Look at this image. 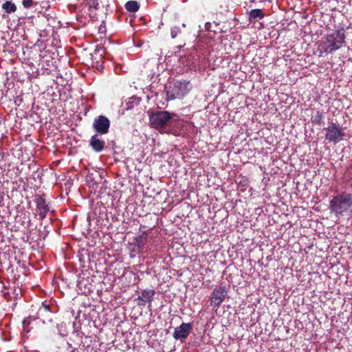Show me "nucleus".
Listing matches in <instances>:
<instances>
[{
  "mask_svg": "<svg viewBox=\"0 0 352 352\" xmlns=\"http://www.w3.org/2000/svg\"><path fill=\"white\" fill-rule=\"evenodd\" d=\"M181 33V28L179 26H173L170 30V36L172 38H175L177 34Z\"/></svg>",
  "mask_w": 352,
  "mask_h": 352,
  "instance_id": "a211bd4d",
  "label": "nucleus"
},
{
  "mask_svg": "<svg viewBox=\"0 0 352 352\" xmlns=\"http://www.w3.org/2000/svg\"><path fill=\"white\" fill-rule=\"evenodd\" d=\"M146 241V236L144 235H140L135 238V244L139 248H142Z\"/></svg>",
  "mask_w": 352,
  "mask_h": 352,
  "instance_id": "dca6fc26",
  "label": "nucleus"
},
{
  "mask_svg": "<svg viewBox=\"0 0 352 352\" xmlns=\"http://www.w3.org/2000/svg\"><path fill=\"white\" fill-rule=\"evenodd\" d=\"M3 8L5 11L8 13L14 12L16 10V7L14 3L11 1H7L3 5Z\"/></svg>",
  "mask_w": 352,
  "mask_h": 352,
  "instance_id": "2eb2a0df",
  "label": "nucleus"
},
{
  "mask_svg": "<svg viewBox=\"0 0 352 352\" xmlns=\"http://www.w3.org/2000/svg\"><path fill=\"white\" fill-rule=\"evenodd\" d=\"M37 318L41 320L43 322H52V311L45 309H38L37 311Z\"/></svg>",
  "mask_w": 352,
  "mask_h": 352,
  "instance_id": "ddd939ff",
  "label": "nucleus"
},
{
  "mask_svg": "<svg viewBox=\"0 0 352 352\" xmlns=\"http://www.w3.org/2000/svg\"><path fill=\"white\" fill-rule=\"evenodd\" d=\"M178 120L179 116L176 113H170L167 111L153 112L149 116V122L151 127L158 131L165 129Z\"/></svg>",
  "mask_w": 352,
  "mask_h": 352,
  "instance_id": "7ed1b4c3",
  "label": "nucleus"
},
{
  "mask_svg": "<svg viewBox=\"0 0 352 352\" xmlns=\"http://www.w3.org/2000/svg\"><path fill=\"white\" fill-rule=\"evenodd\" d=\"M140 8V6L136 1H129L125 3V9L131 12H135Z\"/></svg>",
  "mask_w": 352,
  "mask_h": 352,
  "instance_id": "4468645a",
  "label": "nucleus"
},
{
  "mask_svg": "<svg viewBox=\"0 0 352 352\" xmlns=\"http://www.w3.org/2000/svg\"><path fill=\"white\" fill-rule=\"evenodd\" d=\"M88 3L89 9L97 10L98 8L99 3L98 0H89Z\"/></svg>",
  "mask_w": 352,
  "mask_h": 352,
  "instance_id": "6ab92c4d",
  "label": "nucleus"
},
{
  "mask_svg": "<svg viewBox=\"0 0 352 352\" xmlns=\"http://www.w3.org/2000/svg\"><path fill=\"white\" fill-rule=\"evenodd\" d=\"M110 127V120L104 116L100 115L96 117L93 122V128L100 135L108 133Z\"/></svg>",
  "mask_w": 352,
  "mask_h": 352,
  "instance_id": "1a4fd4ad",
  "label": "nucleus"
},
{
  "mask_svg": "<svg viewBox=\"0 0 352 352\" xmlns=\"http://www.w3.org/2000/svg\"><path fill=\"white\" fill-rule=\"evenodd\" d=\"M248 21L250 23H254L265 16L264 11L261 9H253L248 12Z\"/></svg>",
  "mask_w": 352,
  "mask_h": 352,
  "instance_id": "f8f14e48",
  "label": "nucleus"
},
{
  "mask_svg": "<svg viewBox=\"0 0 352 352\" xmlns=\"http://www.w3.org/2000/svg\"><path fill=\"white\" fill-rule=\"evenodd\" d=\"M250 3H256L257 0H250Z\"/></svg>",
  "mask_w": 352,
  "mask_h": 352,
  "instance_id": "4be33fe9",
  "label": "nucleus"
},
{
  "mask_svg": "<svg viewBox=\"0 0 352 352\" xmlns=\"http://www.w3.org/2000/svg\"><path fill=\"white\" fill-rule=\"evenodd\" d=\"M38 309H45L47 311H51L50 306L45 302H43Z\"/></svg>",
  "mask_w": 352,
  "mask_h": 352,
  "instance_id": "412c9836",
  "label": "nucleus"
},
{
  "mask_svg": "<svg viewBox=\"0 0 352 352\" xmlns=\"http://www.w3.org/2000/svg\"><path fill=\"white\" fill-rule=\"evenodd\" d=\"M228 290L225 285L216 286L210 297V305L213 308H219L228 296Z\"/></svg>",
  "mask_w": 352,
  "mask_h": 352,
  "instance_id": "39448f33",
  "label": "nucleus"
},
{
  "mask_svg": "<svg viewBox=\"0 0 352 352\" xmlns=\"http://www.w3.org/2000/svg\"><path fill=\"white\" fill-rule=\"evenodd\" d=\"M192 330V324L191 322H182L179 327L175 328L173 337L175 340H179L182 343L190 334Z\"/></svg>",
  "mask_w": 352,
  "mask_h": 352,
  "instance_id": "0eeeda50",
  "label": "nucleus"
},
{
  "mask_svg": "<svg viewBox=\"0 0 352 352\" xmlns=\"http://www.w3.org/2000/svg\"><path fill=\"white\" fill-rule=\"evenodd\" d=\"M324 130L326 131L325 139L330 142L338 143L344 136L342 128L334 122L330 123Z\"/></svg>",
  "mask_w": 352,
  "mask_h": 352,
  "instance_id": "423d86ee",
  "label": "nucleus"
},
{
  "mask_svg": "<svg viewBox=\"0 0 352 352\" xmlns=\"http://www.w3.org/2000/svg\"><path fill=\"white\" fill-rule=\"evenodd\" d=\"M36 209L41 219L45 218L47 212L50 211V206L44 198V195H36L35 196Z\"/></svg>",
  "mask_w": 352,
  "mask_h": 352,
  "instance_id": "9d476101",
  "label": "nucleus"
},
{
  "mask_svg": "<svg viewBox=\"0 0 352 352\" xmlns=\"http://www.w3.org/2000/svg\"><path fill=\"white\" fill-rule=\"evenodd\" d=\"M345 30L343 28L327 34L318 45V51L320 52V56L323 53L331 54L340 49L345 43Z\"/></svg>",
  "mask_w": 352,
  "mask_h": 352,
  "instance_id": "f257e3e1",
  "label": "nucleus"
},
{
  "mask_svg": "<svg viewBox=\"0 0 352 352\" xmlns=\"http://www.w3.org/2000/svg\"><path fill=\"white\" fill-rule=\"evenodd\" d=\"M140 102V99L138 97H131L129 98V102H127L128 109L133 108V104L138 105Z\"/></svg>",
  "mask_w": 352,
  "mask_h": 352,
  "instance_id": "f3484780",
  "label": "nucleus"
},
{
  "mask_svg": "<svg viewBox=\"0 0 352 352\" xmlns=\"http://www.w3.org/2000/svg\"><path fill=\"white\" fill-rule=\"evenodd\" d=\"M22 3L24 8H30L33 6L34 2L32 0H23Z\"/></svg>",
  "mask_w": 352,
  "mask_h": 352,
  "instance_id": "aec40b11",
  "label": "nucleus"
},
{
  "mask_svg": "<svg viewBox=\"0 0 352 352\" xmlns=\"http://www.w3.org/2000/svg\"><path fill=\"white\" fill-rule=\"evenodd\" d=\"M155 291L151 289H143L141 294L135 298L136 304L140 307H144L146 303H149L148 307L150 309L151 302L154 300Z\"/></svg>",
  "mask_w": 352,
  "mask_h": 352,
  "instance_id": "6e6552de",
  "label": "nucleus"
},
{
  "mask_svg": "<svg viewBox=\"0 0 352 352\" xmlns=\"http://www.w3.org/2000/svg\"><path fill=\"white\" fill-rule=\"evenodd\" d=\"M192 86L190 81L181 80L175 82L173 87L167 91V100L182 98L192 89Z\"/></svg>",
  "mask_w": 352,
  "mask_h": 352,
  "instance_id": "20e7f679",
  "label": "nucleus"
},
{
  "mask_svg": "<svg viewBox=\"0 0 352 352\" xmlns=\"http://www.w3.org/2000/svg\"><path fill=\"white\" fill-rule=\"evenodd\" d=\"M182 27H183V28H185V27H186L185 23H182Z\"/></svg>",
  "mask_w": 352,
  "mask_h": 352,
  "instance_id": "5701e85b",
  "label": "nucleus"
},
{
  "mask_svg": "<svg viewBox=\"0 0 352 352\" xmlns=\"http://www.w3.org/2000/svg\"><path fill=\"white\" fill-rule=\"evenodd\" d=\"M89 145L95 152L99 153L104 148L105 142L100 139L98 134H95L91 137Z\"/></svg>",
  "mask_w": 352,
  "mask_h": 352,
  "instance_id": "9b49d317",
  "label": "nucleus"
},
{
  "mask_svg": "<svg viewBox=\"0 0 352 352\" xmlns=\"http://www.w3.org/2000/svg\"><path fill=\"white\" fill-rule=\"evenodd\" d=\"M329 209L336 216L352 214V195L343 192L334 196L330 201Z\"/></svg>",
  "mask_w": 352,
  "mask_h": 352,
  "instance_id": "f03ea898",
  "label": "nucleus"
}]
</instances>
